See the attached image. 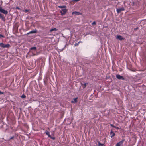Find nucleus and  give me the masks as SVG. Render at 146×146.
Here are the masks:
<instances>
[{"instance_id":"1","label":"nucleus","mask_w":146,"mask_h":146,"mask_svg":"<svg viewBox=\"0 0 146 146\" xmlns=\"http://www.w3.org/2000/svg\"><path fill=\"white\" fill-rule=\"evenodd\" d=\"M0 12L5 15H7L8 13L7 11L2 9L1 7H0Z\"/></svg>"},{"instance_id":"2","label":"nucleus","mask_w":146,"mask_h":146,"mask_svg":"<svg viewBox=\"0 0 146 146\" xmlns=\"http://www.w3.org/2000/svg\"><path fill=\"white\" fill-rule=\"evenodd\" d=\"M125 140L123 139L119 142L117 143L116 145V146H123V143Z\"/></svg>"},{"instance_id":"3","label":"nucleus","mask_w":146,"mask_h":146,"mask_svg":"<svg viewBox=\"0 0 146 146\" xmlns=\"http://www.w3.org/2000/svg\"><path fill=\"white\" fill-rule=\"evenodd\" d=\"M67 11V9H62L60 12L61 13L62 15H63L66 13Z\"/></svg>"},{"instance_id":"4","label":"nucleus","mask_w":146,"mask_h":146,"mask_svg":"<svg viewBox=\"0 0 146 146\" xmlns=\"http://www.w3.org/2000/svg\"><path fill=\"white\" fill-rule=\"evenodd\" d=\"M116 39L119 40H123L124 39V38L120 35H117L116 36Z\"/></svg>"},{"instance_id":"5","label":"nucleus","mask_w":146,"mask_h":146,"mask_svg":"<svg viewBox=\"0 0 146 146\" xmlns=\"http://www.w3.org/2000/svg\"><path fill=\"white\" fill-rule=\"evenodd\" d=\"M116 77L117 78L119 79H122L123 80H124V78L122 76L119 74H117L116 75Z\"/></svg>"},{"instance_id":"6","label":"nucleus","mask_w":146,"mask_h":146,"mask_svg":"<svg viewBox=\"0 0 146 146\" xmlns=\"http://www.w3.org/2000/svg\"><path fill=\"white\" fill-rule=\"evenodd\" d=\"M125 10L124 8L123 7H121L117 9V11L118 13H119L122 11H123Z\"/></svg>"},{"instance_id":"7","label":"nucleus","mask_w":146,"mask_h":146,"mask_svg":"<svg viewBox=\"0 0 146 146\" xmlns=\"http://www.w3.org/2000/svg\"><path fill=\"white\" fill-rule=\"evenodd\" d=\"M37 32V30H34L31 31L29 32L28 33H27V34H29L36 33Z\"/></svg>"},{"instance_id":"8","label":"nucleus","mask_w":146,"mask_h":146,"mask_svg":"<svg viewBox=\"0 0 146 146\" xmlns=\"http://www.w3.org/2000/svg\"><path fill=\"white\" fill-rule=\"evenodd\" d=\"M110 134L111 135V137L112 138L113 137H114L115 135V133L113 131H112V130H111L110 132Z\"/></svg>"},{"instance_id":"9","label":"nucleus","mask_w":146,"mask_h":146,"mask_svg":"<svg viewBox=\"0 0 146 146\" xmlns=\"http://www.w3.org/2000/svg\"><path fill=\"white\" fill-rule=\"evenodd\" d=\"M78 98H73L72 99V100L71 101L72 103H76L77 102V99H78Z\"/></svg>"},{"instance_id":"10","label":"nucleus","mask_w":146,"mask_h":146,"mask_svg":"<svg viewBox=\"0 0 146 146\" xmlns=\"http://www.w3.org/2000/svg\"><path fill=\"white\" fill-rule=\"evenodd\" d=\"M45 133H46L48 137H51V136L50 135V132L47 130H46Z\"/></svg>"},{"instance_id":"11","label":"nucleus","mask_w":146,"mask_h":146,"mask_svg":"<svg viewBox=\"0 0 146 146\" xmlns=\"http://www.w3.org/2000/svg\"><path fill=\"white\" fill-rule=\"evenodd\" d=\"M11 46L9 44H5V46H4V48H9Z\"/></svg>"},{"instance_id":"12","label":"nucleus","mask_w":146,"mask_h":146,"mask_svg":"<svg viewBox=\"0 0 146 146\" xmlns=\"http://www.w3.org/2000/svg\"><path fill=\"white\" fill-rule=\"evenodd\" d=\"M57 31V29L56 28H53V29H51L50 30V32H52V31Z\"/></svg>"},{"instance_id":"13","label":"nucleus","mask_w":146,"mask_h":146,"mask_svg":"<svg viewBox=\"0 0 146 146\" xmlns=\"http://www.w3.org/2000/svg\"><path fill=\"white\" fill-rule=\"evenodd\" d=\"M72 13L73 14H75L76 15H79V14H80V13L78 12L75 11L73 12Z\"/></svg>"},{"instance_id":"14","label":"nucleus","mask_w":146,"mask_h":146,"mask_svg":"<svg viewBox=\"0 0 146 146\" xmlns=\"http://www.w3.org/2000/svg\"><path fill=\"white\" fill-rule=\"evenodd\" d=\"M36 47H33L30 48V50H36Z\"/></svg>"},{"instance_id":"15","label":"nucleus","mask_w":146,"mask_h":146,"mask_svg":"<svg viewBox=\"0 0 146 146\" xmlns=\"http://www.w3.org/2000/svg\"><path fill=\"white\" fill-rule=\"evenodd\" d=\"M5 44L2 43H0V46L3 48H4Z\"/></svg>"},{"instance_id":"16","label":"nucleus","mask_w":146,"mask_h":146,"mask_svg":"<svg viewBox=\"0 0 146 146\" xmlns=\"http://www.w3.org/2000/svg\"><path fill=\"white\" fill-rule=\"evenodd\" d=\"M98 145L99 146H103L104 145V144L101 143L99 142H98Z\"/></svg>"},{"instance_id":"17","label":"nucleus","mask_w":146,"mask_h":146,"mask_svg":"<svg viewBox=\"0 0 146 146\" xmlns=\"http://www.w3.org/2000/svg\"><path fill=\"white\" fill-rule=\"evenodd\" d=\"M87 84H88V83H85L84 85L82 86V87L83 88H84L86 87Z\"/></svg>"},{"instance_id":"18","label":"nucleus","mask_w":146,"mask_h":146,"mask_svg":"<svg viewBox=\"0 0 146 146\" xmlns=\"http://www.w3.org/2000/svg\"><path fill=\"white\" fill-rule=\"evenodd\" d=\"M66 7L65 6H58V7L60 8H62Z\"/></svg>"},{"instance_id":"19","label":"nucleus","mask_w":146,"mask_h":146,"mask_svg":"<svg viewBox=\"0 0 146 146\" xmlns=\"http://www.w3.org/2000/svg\"><path fill=\"white\" fill-rule=\"evenodd\" d=\"M1 19L3 21H5V17L4 16H3L2 15L1 18Z\"/></svg>"},{"instance_id":"20","label":"nucleus","mask_w":146,"mask_h":146,"mask_svg":"<svg viewBox=\"0 0 146 146\" xmlns=\"http://www.w3.org/2000/svg\"><path fill=\"white\" fill-rule=\"evenodd\" d=\"M21 97L22 98H26V96L25 95L23 94L22 95Z\"/></svg>"},{"instance_id":"21","label":"nucleus","mask_w":146,"mask_h":146,"mask_svg":"<svg viewBox=\"0 0 146 146\" xmlns=\"http://www.w3.org/2000/svg\"><path fill=\"white\" fill-rule=\"evenodd\" d=\"M96 22L95 21H94L92 24V25H96Z\"/></svg>"},{"instance_id":"22","label":"nucleus","mask_w":146,"mask_h":146,"mask_svg":"<svg viewBox=\"0 0 146 146\" xmlns=\"http://www.w3.org/2000/svg\"><path fill=\"white\" fill-rule=\"evenodd\" d=\"M79 44L78 43H76L74 45L75 46H78Z\"/></svg>"},{"instance_id":"23","label":"nucleus","mask_w":146,"mask_h":146,"mask_svg":"<svg viewBox=\"0 0 146 146\" xmlns=\"http://www.w3.org/2000/svg\"><path fill=\"white\" fill-rule=\"evenodd\" d=\"M4 36L3 35L0 34V38L1 37L4 38Z\"/></svg>"},{"instance_id":"24","label":"nucleus","mask_w":146,"mask_h":146,"mask_svg":"<svg viewBox=\"0 0 146 146\" xmlns=\"http://www.w3.org/2000/svg\"><path fill=\"white\" fill-rule=\"evenodd\" d=\"M110 125H111V127H114V128H115V126H114V125H113V124H111Z\"/></svg>"},{"instance_id":"25","label":"nucleus","mask_w":146,"mask_h":146,"mask_svg":"<svg viewBox=\"0 0 146 146\" xmlns=\"http://www.w3.org/2000/svg\"><path fill=\"white\" fill-rule=\"evenodd\" d=\"M51 139H53V140H54L55 139V137H52L51 136V137H49Z\"/></svg>"},{"instance_id":"26","label":"nucleus","mask_w":146,"mask_h":146,"mask_svg":"<svg viewBox=\"0 0 146 146\" xmlns=\"http://www.w3.org/2000/svg\"><path fill=\"white\" fill-rule=\"evenodd\" d=\"M16 9H18V10L20 9V8L18 7H16Z\"/></svg>"},{"instance_id":"27","label":"nucleus","mask_w":146,"mask_h":146,"mask_svg":"<svg viewBox=\"0 0 146 146\" xmlns=\"http://www.w3.org/2000/svg\"><path fill=\"white\" fill-rule=\"evenodd\" d=\"M3 94V92H1L0 91V94Z\"/></svg>"},{"instance_id":"28","label":"nucleus","mask_w":146,"mask_h":146,"mask_svg":"<svg viewBox=\"0 0 146 146\" xmlns=\"http://www.w3.org/2000/svg\"><path fill=\"white\" fill-rule=\"evenodd\" d=\"M29 11V10H27V9H26L25 10V12H28Z\"/></svg>"},{"instance_id":"29","label":"nucleus","mask_w":146,"mask_h":146,"mask_svg":"<svg viewBox=\"0 0 146 146\" xmlns=\"http://www.w3.org/2000/svg\"><path fill=\"white\" fill-rule=\"evenodd\" d=\"M115 128L117 129H119V128L118 127H116V126L115 127Z\"/></svg>"},{"instance_id":"30","label":"nucleus","mask_w":146,"mask_h":146,"mask_svg":"<svg viewBox=\"0 0 146 146\" xmlns=\"http://www.w3.org/2000/svg\"><path fill=\"white\" fill-rule=\"evenodd\" d=\"M2 16V14L0 13V19L1 18Z\"/></svg>"},{"instance_id":"31","label":"nucleus","mask_w":146,"mask_h":146,"mask_svg":"<svg viewBox=\"0 0 146 146\" xmlns=\"http://www.w3.org/2000/svg\"><path fill=\"white\" fill-rule=\"evenodd\" d=\"M78 43L79 44L80 43H82V42L81 41H79Z\"/></svg>"},{"instance_id":"32","label":"nucleus","mask_w":146,"mask_h":146,"mask_svg":"<svg viewBox=\"0 0 146 146\" xmlns=\"http://www.w3.org/2000/svg\"><path fill=\"white\" fill-rule=\"evenodd\" d=\"M13 137H11V138L10 139H13Z\"/></svg>"}]
</instances>
